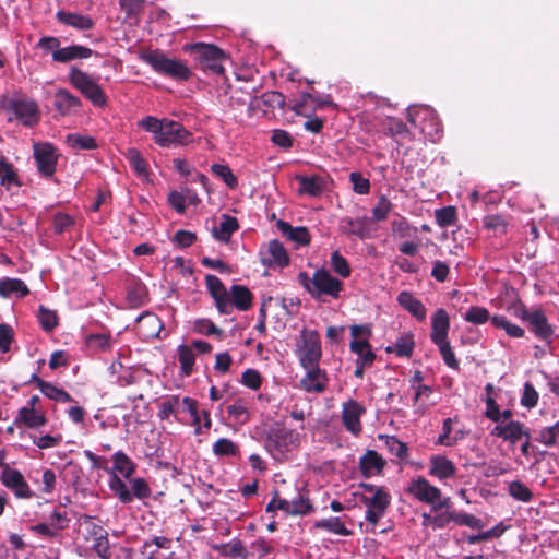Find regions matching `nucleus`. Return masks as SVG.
Instances as JSON below:
<instances>
[{"label": "nucleus", "mask_w": 559, "mask_h": 559, "mask_svg": "<svg viewBox=\"0 0 559 559\" xmlns=\"http://www.w3.org/2000/svg\"><path fill=\"white\" fill-rule=\"evenodd\" d=\"M138 126L152 133L154 142L162 147L186 145L192 140L191 132L174 120L146 116L138 122Z\"/></svg>", "instance_id": "f257e3e1"}, {"label": "nucleus", "mask_w": 559, "mask_h": 559, "mask_svg": "<svg viewBox=\"0 0 559 559\" xmlns=\"http://www.w3.org/2000/svg\"><path fill=\"white\" fill-rule=\"evenodd\" d=\"M92 53L93 50L87 47L72 45L64 48H60V50L56 51V53H53V61L66 63L75 59L90 58Z\"/></svg>", "instance_id": "bb28decb"}, {"label": "nucleus", "mask_w": 559, "mask_h": 559, "mask_svg": "<svg viewBox=\"0 0 559 559\" xmlns=\"http://www.w3.org/2000/svg\"><path fill=\"white\" fill-rule=\"evenodd\" d=\"M509 495L521 502H530L533 498L531 489L520 480H513L508 486Z\"/></svg>", "instance_id": "37998d69"}, {"label": "nucleus", "mask_w": 559, "mask_h": 559, "mask_svg": "<svg viewBox=\"0 0 559 559\" xmlns=\"http://www.w3.org/2000/svg\"><path fill=\"white\" fill-rule=\"evenodd\" d=\"M414 349V338L409 333L402 334L397 337L393 346H389L386 350L389 353H395L401 357H409Z\"/></svg>", "instance_id": "c9c22d12"}, {"label": "nucleus", "mask_w": 559, "mask_h": 559, "mask_svg": "<svg viewBox=\"0 0 559 559\" xmlns=\"http://www.w3.org/2000/svg\"><path fill=\"white\" fill-rule=\"evenodd\" d=\"M205 283L219 313L230 314V297L222 281L217 276L209 274L205 277Z\"/></svg>", "instance_id": "dca6fc26"}, {"label": "nucleus", "mask_w": 559, "mask_h": 559, "mask_svg": "<svg viewBox=\"0 0 559 559\" xmlns=\"http://www.w3.org/2000/svg\"><path fill=\"white\" fill-rule=\"evenodd\" d=\"M277 228L283 236L296 242L298 246L308 245L310 241V235L306 227H293L284 221H278Z\"/></svg>", "instance_id": "c85d7f7f"}, {"label": "nucleus", "mask_w": 559, "mask_h": 559, "mask_svg": "<svg viewBox=\"0 0 559 559\" xmlns=\"http://www.w3.org/2000/svg\"><path fill=\"white\" fill-rule=\"evenodd\" d=\"M298 181L300 183L299 192L306 193L311 197L320 195L324 190V180L318 176H300L298 177Z\"/></svg>", "instance_id": "72a5a7b5"}, {"label": "nucleus", "mask_w": 559, "mask_h": 559, "mask_svg": "<svg viewBox=\"0 0 559 559\" xmlns=\"http://www.w3.org/2000/svg\"><path fill=\"white\" fill-rule=\"evenodd\" d=\"M490 320L495 328L504 330L510 337L520 338L525 333L521 326L510 322L504 316L496 314Z\"/></svg>", "instance_id": "58836bf2"}, {"label": "nucleus", "mask_w": 559, "mask_h": 559, "mask_svg": "<svg viewBox=\"0 0 559 559\" xmlns=\"http://www.w3.org/2000/svg\"><path fill=\"white\" fill-rule=\"evenodd\" d=\"M299 444V433L286 427L272 428L265 439V448L274 457L292 451Z\"/></svg>", "instance_id": "423d86ee"}, {"label": "nucleus", "mask_w": 559, "mask_h": 559, "mask_svg": "<svg viewBox=\"0 0 559 559\" xmlns=\"http://www.w3.org/2000/svg\"><path fill=\"white\" fill-rule=\"evenodd\" d=\"M456 219L455 209L452 206L442 207L436 211V221L440 227L454 225Z\"/></svg>", "instance_id": "4d7b16f0"}, {"label": "nucleus", "mask_w": 559, "mask_h": 559, "mask_svg": "<svg viewBox=\"0 0 559 559\" xmlns=\"http://www.w3.org/2000/svg\"><path fill=\"white\" fill-rule=\"evenodd\" d=\"M68 143L74 148L93 150L96 148L95 139L88 135L69 134Z\"/></svg>", "instance_id": "5fc2aeb1"}, {"label": "nucleus", "mask_w": 559, "mask_h": 559, "mask_svg": "<svg viewBox=\"0 0 559 559\" xmlns=\"http://www.w3.org/2000/svg\"><path fill=\"white\" fill-rule=\"evenodd\" d=\"M491 435L510 442L518 443L523 437L530 439V431L523 423L518 420H499L491 430Z\"/></svg>", "instance_id": "ddd939ff"}, {"label": "nucleus", "mask_w": 559, "mask_h": 559, "mask_svg": "<svg viewBox=\"0 0 559 559\" xmlns=\"http://www.w3.org/2000/svg\"><path fill=\"white\" fill-rule=\"evenodd\" d=\"M212 450L216 456H236L239 452L237 444L227 438L218 439Z\"/></svg>", "instance_id": "a18cd8bd"}, {"label": "nucleus", "mask_w": 559, "mask_h": 559, "mask_svg": "<svg viewBox=\"0 0 559 559\" xmlns=\"http://www.w3.org/2000/svg\"><path fill=\"white\" fill-rule=\"evenodd\" d=\"M141 59L150 64L157 73L174 80L187 81L191 76V71L185 62L169 58L159 50L144 52Z\"/></svg>", "instance_id": "20e7f679"}, {"label": "nucleus", "mask_w": 559, "mask_h": 559, "mask_svg": "<svg viewBox=\"0 0 559 559\" xmlns=\"http://www.w3.org/2000/svg\"><path fill=\"white\" fill-rule=\"evenodd\" d=\"M391 207H392V204H391L390 200L386 197L381 195L378 200L377 205L372 210V221H374V222L384 221L386 218L388 214L390 213Z\"/></svg>", "instance_id": "bf43d9fd"}, {"label": "nucleus", "mask_w": 559, "mask_h": 559, "mask_svg": "<svg viewBox=\"0 0 559 559\" xmlns=\"http://www.w3.org/2000/svg\"><path fill=\"white\" fill-rule=\"evenodd\" d=\"M221 552L227 557L251 559L250 554L247 551L245 545L239 539H233L229 543L223 545Z\"/></svg>", "instance_id": "79ce46f5"}, {"label": "nucleus", "mask_w": 559, "mask_h": 559, "mask_svg": "<svg viewBox=\"0 0 559 559\" xmlns=\"http://www.w3.org/2000/svg\"><path fill=\"white\" fill-rule=\"evenodd\" d=\"M126 157L138 175L142 176L146 174V162L143 159L141 153L136 148H129L127 151Z\"/></svg>", "instance_id": "864d4df0"}, {"label": "nucleus", "mask_w": 559, "mask_h": 559, "mask_svg": "<svg viewBox=\"0 0 559 559\" xmlns=\"http://www.w3.org/2000/svg\"><path fill=\"white\" fill-rule=\"evenodd\" d=\"M285 106V97L282 93L270 91L260 97H253L250 102L251 110H266L267 108L283 109Z\"/></svg>", "instance_id": "5701e85b"}, {"label": "nucleus", "mask_w": 559, "mask_h": 559, "mask_svg": "<svg viewBox=\"0 0 559 559\" xmlns=\"http://www.w3.org/2000/svg\"><path fill=\"white\" fill-rule=\"evenodd\" d=\"M483 223L487 229L493 231L504 233L507 229V222L504 217L499 214L485 216Z\"/></svg>", "instance_id": "e2e57ef3"}, {"label": "nucleus", "mask_w": 559, "mask_h": 559, "mask_svg": "<svg viewBox=\"0 0 559 559\" xmlns=\"http://www.w3.org/2000/svg\"><path fill=\"white\" fill-rule=\"evenodd\" d=\"M331 266L333 271L343 278H347L352 273V269L347 260L343 255H341L338 250H335L331 254Z\"/></svg>", "instance_id": "09e8293b"}, {"label": "nucleus", "mask_w": 559, "mask_h": 559, "mask_svg": "<svg viewBox=\"0 0 559 559\" xmlns=\"http://www.w3.org/2000/svg\"><path fill=\"white\" fill-rule=\"evenodd\" d=\"M450 329V318L447 311L442 308L438 309L431 318V341L440 343L448 341V332Z\"/></svg>", "instance_id": "412c9836"}, {"label": "nucleus", "mask_w": 559, "mask_h": 559, "mask_svg": "<svg viewBox=\"0 0 559 559\" xmlns=\"http://www.w3.org/2000/svg\"><path fill=\"white\" fill-rule=\"evenodd\" d=\"M350 335L353 341L349 344V348L357 355L356 362H361L365 366H371L374 361L376 355L371 350L369 344V337L371 335V329L369 325H352Z\"/></svg>", "instance_id": "6e6552de"}, {"label": "nucleus", "mask_w": 559, "mask_h": 559, "mask_svg": "<svg viewBox=\"0 0 559 559\" xmlns=\"http://www.w3.org/2000/svg\"><path fill=\"white\" fill-rule=\"evenodd\" d=\"M0 479L17 498L28 499L33 497V492L20 471L4 466Z\"/></svg>", "instance_id": "2eb2a0df"}, {"label": "nucleus", "mask_w": 559, "mask_h": 559, "mask_svg": "<svg viewBox=\"0 0 559 559\" xmlns=\"http://www.w3.org/2000/svg\"><path fill=\"white\" fill-rule=\"evenodd\" d=\"M385 445L389 451L399 459H404L407 455V447L404 442L400 441L396 437L385 436Z\"/></svg>", "instance_id": "052dcab7"}, {"label": "nucleus", "mask_w": 559, "mask_h": 559, "mask_svg": "<svg viewBox=\"0 0 559 559\" xmlns=\"http://www.w3.org/2000/svg\"><path fill=\"white\" fill-rule=\"evenodd\" d=\"M192 51L202 69L210 70L214 74L224 72L225 53L215 45L199 43L192 46Z\"/></svg>", "instance_id": "9d476101"}, {"label": "nucleus", "mask_w": 559, "mask_h": 559, "mask_svg": "<svg viewBox=\"0 0 559 559\" xmlns=\"http://www.w3.org/2000/svg\"><path fill=\"white\" fill-rule=\"evenodd\" d=\"M227 413L238 424H245L249 420L247 406L240 400L227 406Z\"/></svg>", "instance_id": "3c124183"}, {"label": "nucleus", "mask_w": 559, "mask_h": 559, "mask_svg": "<svg viewBox=\"0 0 559 559\" xmlns=\"http://www.w3.org/2000/svg\"><path fill=\"white\" fill-rule=\"evenodd\" d=\"M34 158L41 175L50 177L55 174L58 155L51 144H34Z\"/></svg>", "instance_id": "4468645a"}, {"label": "nucleus", "mask_w": 559, "mask_h": 559, "mask_svg": "<svg viewBox=\"0 0 559 559\" xmlns=\"http://www.w3.org/2000/svg\"><path fill=\"white\" fill-rule=\"evenodd\" d=\"M277 507L280 510L290 515H307L313 511L307 492L299 489H297V496L290 500L278 499Z\"/></svg>", "instance_id": "aec40b11"}, {"label": "nucleus", "mask_w": 559, "mask_h": 559, "mask_svg": "<svg viewBox=\"0 0 559 559\" xmlns=\"http://www.w3.org/2000/svg\"><path fill=\"white\" fill-rule=\"evenodd\" d=\"M69 80L94 105L103 106L106 103V96L99 85L85 72L75 67L70 69Z\"/></svg>", "instance_id": "1a4fd4ad"}, {"label": "nucleus", "mask_w": 559, "mask_h": 559, "mask_svg": "<svg viewBox=\"0 0 559 559\" xmlns=\"http://www.w3.org/2000/svg\"><path fill=\"white\" fill-rule=\"evenodd\" d=\"M298 278L305 289L317 300L323 301V297L337 299L344 288L343 283L325 269L317 270L312 276L300 272Z\"/></svg>", "instance_id": "f03ea898"}, {"label": "nucleus", "mask_w": 559, "mask_h": 559, "mask_svg": "<svg viewBox=\"0 0 559 559\" xmlns=\"http://www.w3.org/2000/svg\"><path fill=\"white\" fill-rule=\"evenodd\" d=\"M238 228L239 225L235 217L223 214L219 225L212 228V236L218 241L228 242L233 233Z\"/></svg>", "instance_id": "cd10ccee"}, {"label": "nucleus", "mask_w": 559, "mask_h": 559, "mask_svg": "<svg viewBox=\"0 0 559 559\" xmlns=\"http://www.w3.org/2000/svg\"><path fill=\"white\" fill-rule=\"evenodd\" d=\"M47 418L41 408L21 407L15 417L14 425H24L27 428L35 429L45 426Z\"/></svg>", "instance_id": "4be33fe9"}, {"label": "nucleus", "mask_w": 559, "mask_h": 559, "mask_svg": "<svg viewBox=\"0 0 559 559\" xmlns=\"http://www.w3.org/2000/svg\"><path fill=\"white\" fill-rule=\"evenodd\" d=\"M39 390L45 396L57 402L68 403L73 401L68 392L47 381H39Z\"/></svg>", "instance_id": "4c0bfd02"}, {"label": "nucleus", "mask_w": 559, "mask_h": 559, "mask_svg": "<svg viewBox=\"0 0 559 559\" xmlns=\"http://www.w3.org/2000/svg\"><path fill=\"white\" fill-rule=\"evenodd\" d=\"M57 19L60 23L72 26L80 31H85L93 27L92 19L78 13L59 11L57 13Z\"/></svg>", "instance_id": "473e14b6"}, {"label": "nucleus", "mask_w": 559, "mask_h": 559, "mask_svg": "<svg viewBox=\"0 0 559 559\" xmlns=\"http://www.w3.org/2000/svg\"><path fill=\"white\" fill-rule=\"evenodd\" d=\"M212 173L221 178L229 188L234 189L238 185L236 176L233 174L229 166L224 164H213L211 166Z\"/></svg>", "instance_id": "49530a36"}, {"label": "nucleus", "mask_w": 559, "mask_h": 559, "mask_svg": "<svg viewBox=\"0 0 559 559\" xmlns=\"http://www.w3.org/2000/svg\"><path fill=\"white\" fill-rule=\"evenodd\" d=\"M260 255L263 265L269 267H283L289 263V257L283 243L276 239L269 241V243L261 249Z\"/></svg>", "instance_id": "a211bd4d"}, {"label": "nucleus", "mask_w": 559, "mask_h": 559, "mask_svg": "<svg viewBox=\"0 0 559 559\" xmlns=\"http://www.w3.org/2000/svg\"><path fill=\"white\" fill-rule=\"evenodd\" d=\"M559 438V420L549 427H545L539 430L536 440L546 447H551L556 443Z\"/></svg>", "instance_id": "603ef678"}, {"label": "nucleus", "mask_w": 559, "mask_h": 559, "mask_svg": "<svg viewBox=\"0 0 559 559\" xmlns=\"http://www.w3.org/2000/svg\"><path fill=\"white\" fill-rule=\"evenodd\" d=\"M399 305L414 316L418 321L426 319V308L423 302L417 299L412 293L403 290L396 298Z\"/></svg>", "instance_id": "b1692460"}, {"label": "nucleus", "mask_w": 559, "mask_h": 559, "mask_svg": "<svg viewBox=\"0 0 559 559\" xmlns=\"http://www.w3.org/2000/svg\"><path fill=\"white\" fill-rule=\"evenodd\" d=\"M406 492L416 500L429 504L432 511L449 508L450 504V498L442 497L441 490L421 476L413 478L408 483Z\"/></svg>", "instance_id": "39448f33"}, {"label": "nucleus", "mask_w": 559, "mask_h": 559, "mask_svg": "<svg viewBox=\"0 0 559 559\" xmlns=\"http://www.w3.org/2000/svg\"><path fill=\"white\" fill-rule=\"evenodd\" d=\"M145 287L141 284H135L128 290V300L132 307H139L144 302Z\"/></svg>", "instance_id": "774afa93"}, {"label": "nucleus", "mask_w": 559, "mask_h": 559, "mask_svg": "<svg viewBox=\"0 0 559 559\" xmlns=\"http://www.w3.org/2000/svg\"><path fill=\"white\" fill-rule=\"evenodd\" d=\"M109 488L122 503H130L133 500V496L127 485L115 473L109 478Z\"/></svg>", "instance_id": "a19ab883"}, {"label": "nucleus", "mask_w": 559, "mask_h": 559, "mask_svg": "<svg viewBox=\"0 0 559 559\" xmlns=\"http://www.w3.org/2000/svg\"><path fill=\"white\" fill-rule=\"evenodd\" d=\"M318 527L324 528L329 532L338 534L341 536H348L350 535V531L347 530L344 524L342 523L341 519L337 516L323 519L320 522L317 523Z\"/></svg>", "instance_id": "de8ad7c7"}, {"label": "nucleus", "mask_w": 559, "mask_h": 559, "mask_svg": "<svg viewBox=\"0 0 559 559\" xmlns=\"http://www.w3.org/2000/svg\"><path fill=\"white\" fill-rule=\"evenodd\" d=\"M82 525L85 527L86 540L93 542L95 539H100L105 535H108L106 530L102 525H98L93 521V516L84 515L82 519Z\"/></svg>", "instance_id": "c03bdc74"}, {"label": "nucleus", "mask_w": 559, "mask_h": 559, "mask_svg": "<svg viewBox=\"0 0 559 559\" xmlns=\"http://www.w3.org/2000/svg\"><path fill=\"white\" fill-rule=\"evenodd\" d=\"M456 467L445 456L435 455L430 459L429 474L438 479H447L455 475Z\"/></svg>", "instance_id": "393cba45"}, {"label": "nucleus", "mask_w": 559, "mask_h": 559, "mask_svg": "<svg viewBox=\"0 0 559 559\" xmlns=\"http://www.w3.org/2000/svg\"><path fill=\"white\" fill-rule=\"evenodd\" d=\"M29 294V289L25 283L19 278L3 277L0 278V296L10 298L13 295L24 297Z\"/></svg>", "instance_id": "7c9ffc66"}, {"label": "nucleus", "mask_w": 559, "mask_h": 559, "mask_svg": "<svg viewBox=\"0 0 559 559\" xmlns=\"http://www.w3.org/2000/svg\"><path fill=\"white\" fill-rule=\"evenodd\" d=\"M297 355L302 367L319 365L322 352L320 336L317 331H301L297 343Z\"/></svg>", "instance_id": "0eeeda50"}, {"label": "nucleus", "mask_w": 559, "mask_h": 559, "mask_svg": "<svg viewBox=\"0 0 559 559\" xmlns=\"http://www.w3.org/2000/svg\"><path fill=\"white\" fill-rule=\"evenodd\" d=\"M512 313L526 323L530 332H532L535 337L547 345L551 344L555 336V329L549 323L542 308L533 307L528 309L524 305L519 304L512 307Z\"/></svg>", "instance_id": "7ed1b4c3"}, {"label": "nucleus", "mask_w": 559, "mask_h": 559, "mask_svg": "<svg viewBox=\"0 0 559 559\" xmlns=\"http://www.w3.org/2000/svg\"><path fill=\"white\" fill-rule=\"evenodd\" d=\"M359 465L365 476H371L379 474L383 469L385 461L376 451L369 450L360 459Z\"/></svg>", "instance_id": "2f4dec72"}, {"label": "nucleus", "mask_w": 559, "mask_h": 559, "mask_svg": "<svg viewBox=\"0 0 559 559\" xmlns=\"http://www.w3.org/2000/svg\"><path fill=\"white\" fill-rule=\"evenodd\" d=\"M114 471L120 473L123 477L129 478L135 471V464L122 451H117L112 455Z\"/></svg>", "instance_id": "e433bc0d"}, {"label": "nucleus", "mask_w": 559, "mask_h": 559, "mask_svg": "<svg viewBox=\"0 0 559 559\" xmlns=\"http://www.w3.org/2000/svg\"><path fill=\"white\" fill-rule=\"evenodd\" d=\"M180 413V397L178 395L167 396L160 404L158 417L160 419H168L174 416L177 421L183 423L178 414Z\"/></svg>", "instance_id": "f704fd0d"}, {"label": "nucleus", "mask_w": 559, "mask_h": 559, "mask_svg": "<svg viewBox=\"0 0 559 559\" xmlns=\"http://www.w3.org/2000/svg\"><path fill=\"white\" fill-rule=\"evenodd\" d=\"M391 497L385 490H377L374 495L361 497V502L366 506V521L372 525V531L378 522L384 516L390 506Z\"/></svg>", "instance_id": "9b49d317"}, {"label": "nucleus", "mask_w": 559, "mask_h": 559, "mask_svg": "<svg viewBox=\"0 0 559 559\" xmlns=\"http://www.w3.org/2000/svg\"><path fill=\"white\" fill-rule=\"evenodd\" d=\"M305 377L300 380V388L308 393H323L326 390L329 377L319 365L302 367Z\"/></svg>", "instance_id": "f3484780"}, {"label": "nucleus", "mask_w": 559, "mask_h": 559, "mask_svg": "<svg viewBox=\"0 0 559 559\" xmlns=\"http://www.w3.org/2000/svg\"><path fill=\"white\" fill-rule=\"evenodd\" d=\"M231 309L236 307L240 311H247L252 305V294L242 285H233L228 292Z\"/></svg>", "instance_id": "c756f323"}, {"label": "nucleus", "mask_w": 559, "mask_h": 559, "mask_svg": "<svg viewBox=\"0 0 559 559\" xmlns=\"http://www.w3.org/2000/svg\"><path fill=\"white\" fill-rule=\"evenodd\" d=\"M435 344L438 346L444 364L452 369H457L459 362L455 358V355L452 350V347H451L449 341H443V342L435 343Z\"/></svg>", "instance_id": "13d9d810"}, {"label": "nucleus", "mask_w": 559, "mask_h": 559, "mask_svg": "<svg viewBox=\"0 0 559 559\" xmlns=\"http://www.w3.org/2000/svg\"><path fill=\"white\" fill-rule=\"evenodd\" d=\"M53 106L62 116L69 115L73 109L81 106V100L64 88L55 93Z\"/></svg>", "instance_id": "a878e982"}, {"label": "nucleus", "mask_w": 559, "mask_h": 559, "mask_svg": "<svg viewBox=\"0 0 559 559\" xmlns=\"http://www.w3.org/2000/svg\"><path fill=\"white\" fill-rule=\"evenodd\" d=\"M178 359L181 366V371L185 376H190L193 371L195 355L192 347L188 345H180L178 347Z\"/></svg>", "instance_id": "ea45409f"}, {"label": "nucleus", "mask_w": 559, "mask_h": 559, "mask_svg": "<svg viewBox=\"0 0 559 559\" xmlns=\"http://www.w3.org/2000/svg\"><path fill=\"white\" fill-rule=\"evenodd\" d=\"M538 402V392L535 390L533 384L526 382L523 388L521 396V405L527 408H533Z\"/></svg>", "instance_id": "680f3d73"}, {"label": "nucleus", "mask_w": 559, "mask_h": 559, "mask_svg": "<svg viewBox=\"0 0 559 559\" xmlns=\"http://www.w3.org/2000/svg\"><path fill=\"white\" fill-rule=\"evenodd\" d=\"M346 226H344V231L350 235H356L360 238L366 236V228L362 218L352 219L347 218L344 221Z\"/></svg>", "instance_id": "338daca9"}, {"label": "nucleus", "mask_w": 559, "mask_h": 559, "mask_svg": "<svg viewBox=\"0 0 559 559\" xmlns=\"http://www.w3.org/2000/svg\"><path fill=\"white\" fill-rule=\"evenodd\" d=\"M420 118L433 120L435 119V111L431 108L427 107V106L419 107V108L409 107L407 109V120L413 126H417V120L420 119Z\"/></svg>", "instance_id": "6e6d98bb"}, {"label": "nucleus", "mask_w": 559, "mask_h": 559, "mask_svg": "<svg viewBox=\"0 0 559 559\" xmlns=\"http://www.w3.org/2000/svg\"><path fill=\"white\" fill-rule=\"evenodd\" d=\"M365 412V407L354 400L343 403L342 421L346 430L358 436L361 432L360 417Z\"/></svg>", "instance_id": "6ab92c4d"}, {"label": "nucleus", "mask_w": 559, "mask_h": 559, "mask_svg": "<svg viewBox=\"0 0 559 559\" xmlns=\"http://www.w3.org/2000/svg\"><path fill=\"white\" fill-rule=\"evenodd\" d=\"M454 523L457 525L468 526L471 528L483 527V521L480 519L465 512L455 513Z\"/></svg>", "instance_id": "69168bd1"}, {"label": "nucleus", "mask_w": 559, "mask_h": 559, "mask_svg": "<svg viewBox=\"0 0 559 559\" xmlns=\"http://www.w3.org/2000/svg\"><path fill=\"white\" fill-rule=\"evenodd\" d=\"M38 319H39L40 325L46 331H51L57 325L56 313L53 311L46 309L43 306L39 307Z\"/></svg>", "instance_id": "0e129e2a"}, {"label": "nucleus", "mask_w": 559, "mask_h": 559, "mask_svg": "<svg viewBox=\"0 0 559 559\" xmlns=\"http://www.w3.org/2000/svg\"><path fill=\"white\" fill-rule=\"evenodd\" d=\"M5 108L12 111L15 118L20 119L26 126H33L38 121V106L32 99L12 98L5 103Z\"/></svg>", "instance_id": "f8f14e48"}, {"label": "nucleus", "mask_w": 559, "mask_h": 559, "mask_svg": "<svg viewBox=\"0 0 559 559\" xmlns=\"http://www.w3.org/2000/svg\"><path fill=\"white\" fill-rule=\"evenodd\" d=\"M489 319V311L484 307L473 306L464 313V320L473 324H484Z\"/></svg>", "instance_id": "8fccbe9b"}]
</instances>
